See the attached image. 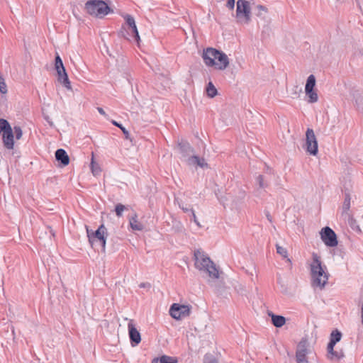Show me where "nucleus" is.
I'll list each match as a JSON object with an SVG mask.
<instances>
[{
	"mask_svg": "<svg viewBox=\"0 0 363 363\" xmlns=\"http://www.w3.org/2000/svg\"><path fill=\"white\" fill-rule=\"evenodd\" d=\"M308 269L311 279V285L314 290H323L327 286L330 274L327 266L323 262L321 257L316 252L311 253L308 261Z\"/></svg>",
	"mask_w": 363,
	"mask_h": 363,
	"instance_id": "nucleus-1",
	"label": "nucleus"
},
{
	"mask_svg": "<svg viewBox=\"0 0 363 363\" xmlns=\"http://www.w3.org/2000/svg\"><path fill=\"white\" fill-rule=\"evenodd\" d=\"M201 57L206 67L218 71L226 69L230 65L228 56L224 52L213 48L204 49Z\"/></svg>",
	"mask_w": 363,
	"mask_h": 363,
	"instance_id": "nucleus-2",
	"label": "nucleus"
},
{
	"mask_svg": "<svg viewBox=\"0 0 363 363\" xmlns=\"http://www.w3.org/2000/svg\"><path fill=\"white\" fill-rule=\"evenodd\" d=\"M194 265L195 267L206 274L213 279L219 278V272L218 268L211 258L201 250L194 251Z\"/></svg>",
	"mask_w": 363,
	"mask_h": 363,
	"instance_id": "nucleus-3",
	"label": "nucleus"
},
{
	"mask_svg": "<svg viewBox=\"0 0 363 363\" xmlns=\"http://www.w3.org/2000/svg\"><path fill=\"white\" fill-rule=\"evenodd\" d=\"M86 230L89 242L91 247L99 246L103 252H105L106 238L108 235L107 229L104 224L101 225L95 231L86 226Z\"/></svg>",
	"mask_w": 363,
	"mask_h": 363,
	"instance_id": "nucleus-4",
	"label": "nucleus"
},
{
	"mask_svg": "<svg viewBox=\"0 0 363 363\" xmlns=\"http://www.w3.org/2000/svg\"><path fill=\"white\" fill-rule=\"evenodd\" d=\"M235 20L238 24L247 25L252 19L250 2L247 0H238L236 2Z\"/></svg>",
	"mask_w": 363,
	"mask_h": 363,
	"instance_id": "nucleus-5",
	"label": "nucleus"
},
{
	"mask_svg": "<svg viewBox=\"0 0 363 363\" xmlns=\"http://www.w3.org/2000/svg\"><path fill=\"white\" fill-rule=\"evenodd\" d=\"M179 150L182 154V157L183 161H184L188 165L194 167H199L203 169L208 167L207 162L203 158L191 155V153L193 152V150L188 143L183 145L180 144Z\"/></svg>",
	"mask_w": 363,
	"mask_h": 363,
	"instance_id": "nucleus-6",
	"label": "nucleus"
},
{
	"mask_svg": "<svg viewBox=\"0 0 363 363\" xmlns=\"http://www.w3.org/2000/svg\"><path fill=\"white\" fill-rule=\"evenodd\" d=\"M125 23L123 26V35L129 41L139 44L140 40L135 19L130 15L124 16Z\"/></svg>",
	"mask_w": 363,
	"mask_h": 363,
	"instance_id": "nucleus-7",
	"label": "nucleus"
},
{
	"mask_svg": "<svg viewBox=\"0 0 363 363\" xmlns=\"http://www.w3.org/2000/svg\"><path fill=\"white\" fill-rule=\"evenodd\" d=\"M86 11L91 15L96 17H104L110 12V8L108 5L101 0H90L85 4Z\"/></svg>",
	"mask_w": 363,
	"mask_h": 363,
	"instance_id": "nucleus-8",
	"label": "nucleus"
},
{
	"mask_svg": "<svg viewBox=\"0 0 363 363\" xmlns=\"http://www.w3.org/2000/svg\"><path fill=\"white\" fill-rule=\"evenodd\" d=\"M313 351L312 347L306 337H303L297 345L296 361L297 363H309L308 355Z\"/></svg>",
	"mask_w": 363,
	"mask_h": 363,
	"instance_id": "nucleus-9",
	"label": "nucleus"
},
{
	"mask_svg": "<svg viewBox=\"0 0 363 363\" xmlns=\"http://www.w3.org/2000/svg\"><path fill=\"white\" fill-rule=\"evenodd\" d=\"M23 131L20 126H14L7 131L1 133L2 142L4 146L7 150H13L14 148V138L20 140L22 138Z\"/></svg>",
	"mask_w": 363,
	"mask_h": 363,
	"instance_id": "nucleus-10",
	"label": "nucleus"
},
{
	"mask_svg": "<svg viewBox=\"0 0 363 363\" xmlns=\"http://www.w3.org/2000/svg\"><path fill=\"white\" fill-rule=\"evenodd\" d=\"M315 86L316 78L315 75L310 74L306 79L304 88L306 101L308 104H315L319 100L318 89Z\"/></svg>",
	"mask_w": 363,
	"mask_h": 363,
	"instance_id": "nucleus-11",
	"label": "nucleus"
},
{
	"mask_svg": "<svg viewBox=\"0 0 363 363\" xmlns=\"http://www.w3.org/2000/svg\"><path fill=\"white\" fill-rule=\"evenodd\" d=\"M55 69L57 72L59 82L62 84L65 87L70 90L72 89L71 84L64 67L62 60L58 54H57L55 57Z\"/></svg>",
	"mask_w": 363,
	"mask_h": 363,
	"instance_id": "nucleus-12",
	"label": "nucleus"
},
{
	"mask_svg": "<svg viewBox=\"0 0 363 363\" xmlns=\"http://www.w3.org/2000/svg\"><path fill=\"white\" fill-rule=\"evenodd\" d=\"M191 308L189 305L173 303L169 308V315L175 320H181L190 315Z\"/></svg>",
	"mask_w": 363,
	"mask_h": 363,
	"instance_id": "nucleus-13",
	"label": "nucleus"
},
{
	"mask_svg": "<svg viewBox=\"0 0 363 363\" xmlns=\"http://www.w3.org/2000/svg\"><path fill=\"white\" fill-rule=\"evenodd\" d=\"M306 150L308 154L313 156L317 155L318 152L316 136L311 128H308L306 132Z\"/></svg>",
	"mask_w": 363,
	"mask_h": 363,
	"instance_id": "nucleus-14",
	"label": "nucleus"
},
{
	"mask_svg": "<svg viewBox=\"0 0 363 363\" xmlns=\"http://www.w3.org/2000/svg\"><path fill=\"white\" fill-rule=\"evenodd\" d=\"M320 239L323 242L330 247H335L337 245V238L335 233L330 227H324L320 231Z\"/></svg>",
	"mask_w": 363,
	"mask_h": 363,
	"instance_id": "nucleus-15",
	"label": "nucleus"
},
{
	"mask_svg": "<svg viewBox=\"0 0 363 363\" xmlns=\"http://www.w3.org/2000/svg\"><path fill=\"white\" fill-rule=\"evenodd\" d=\"M128 329L131 345L133 347L138 345L141 341V336L134 324L133 320H129Z\"/></svg>",
	"mask_w": 363,
	"mask_h": 363,
	"instance_id": "nucleus-16",
	"label": "nucleus"
},
{
	"mask_svg": "<svg viewBox=\"0 0 363 363\" xmlns=\"http://www.w3.org/2000/svg\"><path fill=\"white\" fill-rule=\"evenodd\" d=\"M335 347H332V350L330 346H327V358L333 362H338L344 357V352L342 350H335Z\"/></svg>",
	"mask_w": 363,
	"mask_h": 363,
	"instance_id": "nucleus-17",
	"label": "nucleus"
},
{
	"mask_svg": "<svg viewBox=\"0 0 363 363\" xmlns=\"http://www.w3.org/2000/svg\"><path fill=\"white\" fill-rule=\"evenodd\" d=\"M55 157L57 161L61 162V163L66 166L69 162V158L66 151L63 149H58L55 152Z\"/></svg>",
	"mask_w": 363,
	"mask_h": 363,
	"instance_id": "nucleus-18",
	"label": "nucleus"
},
{
	"mask_svg": "<svg viewBox=\"0 0 363 363\" xmlns=\"http://www.w3.org/2000/svg\"><path fill=\"white\" fill-rule=\"evenodd\" d=\"M342 338V333L338 330H334L332 331L330 335V341L328 346H330L332 350V347H335L337 342H340Z\"/></svg>",
	"mask_w": 363,
	"mask_h": 363,
	"instance_id": "nucleus-19",
	"label": "nucleus"
},
{
	"mask_svg": "<svg viewBox=\"0 0 363 363\" xmlns=\"http://www.w3.org/2000/svg\"><path fill=\"white\" fill-rule=\"evenodd\" d=\"M178 360L177 357L162 355L160 357H155L152 360V363H177Z\"/></svg>",
	"mask_w": 363,
	"mask_h": 363,
	"instance_id": "nucleus-20",
	"label": "nucleus"
},
{
	"mask_svg": "<svg viewBox=\"0 0 363 363\" xmlns=\"http://www.w3.org/2000/svg\"><path fill=\"white\" fill-rule=\"evenodd\" d=\"M269 315L272 318V324L277 328L282 327L286 323V319L282 315H274L270 313H269Z\"/></svg>",
	"mask_w": 363,
	"mask_h": 363,
	"instance_id": "nucleus-21",
	"label": "nucleus"
},
{
	"mask_svg": "<svg viewBox=\"0 0 363 363\" xmlns=\"http://www.w3.org/2000/svg\"><path fill=\"white\" fill-rule=\"evenodd\" d=\"M206 93L209 98H213L218 95V90L211 82H209L206 86Z\"/></svg>",
	"mask_w": 363,
	"mask_h": 363,
	"instance_id": "nucleus-22",
	"label": "nucleus"
},
{
	"mask_svg": "<svg viewBox=\"0 0 363 363\" xmlns=\"http://www.w3.org/2000/svg\"><path fill=\"white\" fill-rule=\"evenodd\" d=\"M276 248H277V252L279 255H280L283 258L286 259V262L288 264H291V260L288 257V251H287V250L285 247H281V246H280L279 245H276Z\"/></svg>",
	"mask_w": 363,
	"mask_h": 363,
	"instance_id": "nucleus-23",
	"label": "nucleus"
},
{
	"mask_svg": "<svg viewBox=\"0 0 363 363\" xmlns=\"http://www.w3.org/2000/svg\"><path fill=\"white\" fill-rule=\"evenodd\" d=\"M350 204H351V196L350 194L347 193L345 195L344 201L342 203V212L344 213H347L350 208Z\"/></svg>",
	"mask_w": 363,
	"mask_h": 363,
	"instance_id": "nucleus-24",
	"label": "nucleus"
},
{
	"mask_svg": "<svg viewBox=\"0 0 363 363\" xmlns=\"http://www.w3.org/2000/svg\"><path fill=\"white\" fill-rule=\"evenodd\" d=\"M130 225L133 230L140 231L143 229V225L139 222L136 217H133L130 220Z\"/></svg>",
	"mask_w": 363,
	"mask_h": 363,
	"instance_id": "nucleus-25",
	"label": "nucleus"
},
{
	"mask_svg": "<svg viewBox=\"0 0 363 363\" xmlns=\"http://www.w3.org/2000/svg\"><path fill=\"white\" fill-rule=\"evenodd\" d=\"M91 172L94 176H97L101 172V168L99 165L94 161V154H92L91 161Z\"/></svg>",
	"mask_w": 363,
	"mask_h": 363,
	"instance_id": "nucleus-26",
	"label": "nucleus"
},
{
	"mask_svg": "<svg viewBox=\"0 0 363 363\" xmlns=\"http://www.w3.org/2000/svg\"><path fill=\"white\" fill-rule=\"evenodd\" d=\"M12 128L9 123L5 119H0V134Z\"/></svg>",
	"mask_w": 363,
	"mask_h": 363,
	"instance_id": "nucleus-27",
	"label": "nucleus"
},
{
	"mask_svg": "<svg viewBox=\"0 0 363 363\" xmlns=\"http://www.w3.org/2000/svg\"><path fill=\"white\" fill-rule=\"evenodd\" d=\"M256 182L260 189H265L268 186V182L262 175H258Z\"/></svg>",
	"mask_w": 363,
	"mask_h": 363,
	"instance_id": "nucleus-28",
	"label": "nucleus"
},
{
	"mask_svg": "<svg viewBox=\"0 0 363 363\" xmlns=\"http://www.w3.org/2000/svg\"><path fill=\"white\" fill-rule=\"evenodd\" d=\"M8 91L7 86L4 79L0 76V92L3 94H6Z\"/></svg>",
	"mask_w": 363,
	"mask_h": 363,
	"instance_id": "nucleus-29",
	"label": "nucleus"
},
{
	"mask_svg": "<svg viewBox=\"0 0 363 363\" xmlns=\"http://www.w3.org/2000/svg\"><path fill=\"white\" fill-rule=\"evenodd\" d=\"M203 363H218V361L212 354H206L204 357Z\"/></svg>",
	"mask_w": 363,
	"mask_h": 363,
	"instance_id": "nucleus-30",
	"label": "nucleus"
},
{
	"mask_svg": "<svg viewBox=\"0 0 363 363\" xmlns=\"http://www.w3.org/2000/svg\"><path fill=\"white\" fill-rule=\"evenodd\" d=\"M257 16H262L267 12V9L262 5H257L256 7Z\"/></svg>",
	"mask_w": 363,
	"mask_h": 363,
	"instance_id": "nucleus-31",
	"label": "nucleus"
},
{
	"mask_svg": "<svg viewBox=\"0 0 363 363\" xmlns=\"http://www.w3.org/2000/svg\"><path fill=\"white\" fill-rule=\"evenodd\" d=\"M125 209V206L122 204H118L116 206V213L118 216H121Z\"/></svg>",
	"mask_w": 363,
	"mask_h": 363,
	"instance_id": "nucleus-32",
	"label": "nucleus"
},
{
	"mask_svg": "<svg viewBox=\"0 0 363 363\" xmlns=\"http://www.w3.org/2000/svg\"><path fill=\"white\" fill-rule=\"evenodd\" d=\"M111 123H112L113 125L118 127L119 129H121L124 134H128V133L127 130L121 124L118 123L116 121H112Z\"/></svg>",
	"mask_w": 363,
	"mask_h": 363,
	"instance_id": "nucleus-33",
	"label": "nucleus"
},
{
	"mask_svg": "<svg viewBox=\"0 0 363 363\" xmlns=\"http://www.w3.org/2000/svg\"><path fill=\"white\" fill-rule=\"evenodd\" d=\"M235 0H228L226 3V6L228 9L233 10L235 7Z\"/></svg>",
	"mask_w": 363,
	"mask_h": 363,
	"instance_id": "nucleus-34",
	"label": "nucleus"
},
{
	"mask_svg": "<svg viewBox=\"0 0 363 363\" xmlns=\"http://www.w3.org/2000/svg\"><path fill=\"white\" fill-rule=\"evenodd\" d=\"M179 207L184 211V212H190L191 211H194L193 209L190 208L187 206H184V204H179Z\"/></svg>",
	"mask_w": 363,
	"mask_h": 363,
	"instance_id": "nucleus-35",
	"label": "nucleus"
},
{
	"mask_svg": "<svg viewBox=\"0 0 363 363\" xmlns=\"http://www.w3.org/2000/svg\"><path fill=\"white\" fill-rule=\"evenodd\" d=\"M191 213L192 219H193L194 222L197 225H199H199H200V224H199V221H198V220H197V218H196V215H195L194 211H191Z\"/></svg>",
	"mask_w": 363,
	"mask_h": 363,
	"instance_id": "nucleus-36",
	"label": "nucleus"
},
{
	"mask_svg": "<svg viewBox=\"0 0 363 363\" xmlns=\"http://www.w3.org/2000/svg\"><path fill=\"white\" fill-rule=\"evenodd\" d=\"M139 287L140 288H150V284L147 282H143V283L140 284Z\"/></svg>",
	"mask_w": 363,
	"mask_h": 363,
	"instance_id": "nucleus-37",
	"label": "nucleus"
},
{
	"mask_svg": "<svg viewBox=\"0 0 363 363\" xmlns=\"http://www.w3.org/2000/svg\"><path fill=\"white\" fill-rule=\"evenodd\" d=\"M97 111H98V112H99L100 114H101V115H103V116H107V115H106V112L104 111V110L102 108H101V107H98V108H97Z\"/></svg>",
	"mask_w": 363,
	"mask_h": 363,
	"instance_id": "nucleus-38",
	"label": "nucleus"
}]
</instances>
